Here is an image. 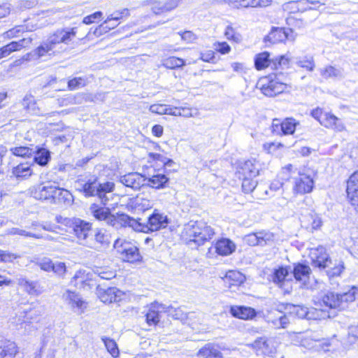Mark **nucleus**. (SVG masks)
<instances>
[{"label":"nucleus","instance_id":"nucleus-36","mask_svg":"<svg viewBox=\"0 0 358 358\" xmlns=\"http://www.w3.org/2000/svg\"><path fill=\"white\" fill-rule=\"evenodd\" d=\"M312 5H324V3H321L317 0H298L296 1L289 2V4L292 5V8H295L299 12H304L308 10L317 9L316 8H312L308 4Z\"/></svg>","mask_w":358,"mask_h":358},{"label":"nucleus","instance_id":"nucleus-19","mask_svg":"<svg viewBox=\"0 0 358 358\" xmlns=\"http://www.w3.org/2000/svg\"><path fill=\"white\" fill-rule=\"evenodd\" d=\"M244 241L250 245H265L273 241V235L270 232L259 231L248 234L245 236Z\"/></svg>","mask_w":358,"mask_h":358},{"label":"nucleus","instance_id":"nucleus-25","mask_svg":"<svg viewBox=\"0 0 358 358\" xmlns=\"http://www.w3.org/2000/svg\"><path fill=\"white\" fill-rule=\"evenodd\" d=\"M32 156L34 163L41 166H46L51 159V152L44 147L36 146Z\"/></svg>","mask_w":358,"mask_h":358},{"label":"nucleus","instance_id":"nucleus-31","mask_svg":"<svg viewBox=\"0 0 358 358\" xmlns=\"http://www.w3.org/2000/svg\"><path fill=\"white\" fill-rule=\"evenodd\" d=\"M321 124L325 127L332 128L339 131H343L345 128L341 121L332 114L324 113V117Z\"/></svg>","mask_w":358,"mask_h":358},{"label":"nucleus","instance_id":"nucleus-64","mask_svg":"<svg viewBox=\"0 0 358 358\" xmlns=\"http://www.w3.org/2000/svg\"><path fill=\"white\" fill-rule=\"evenodd\" d=\"M311 219V224L310 229L311 230H317L320 229L322 225V220L320 217L316 215H310Z\"/></svg>","mask_w":358,"mask_h":358},{"label":"nucleus","instance_id":"nucleus-35","mask_svg":"<svg viewBox=\"0 0 358 358\" xmlns=\"http://www.w3.org/2000/svg\"><path fill=\"white\" fill-rule=\"evenodd\" d=\"M290 273V266H280L275 269L272 275V281L282 287L285 278Z\"/></svg>","mask_w":358,"mask_h":358},{"label":"nucleus","instance_id":"nucleus-63","mask_svg":"<svg viewBox=\"0 0 358 358\" xmlns=\"http://www.w3.org/2000/svg\"><path fill=\"white\" fill-rule=\"evenodd\" d=\"M289 323L288 317L285 315H281L280 317L273 322V324L278 328H286L287 325Z\"/></svg>","mask_w":358,"mask_h":358},{"label":"nucleus","instance_id":"nucleus-27","mask_svg":"<svg viewBox=\"0 0 358 358\" xmlns=\"http://www.w3.org/2000/svg\"><path fill=\"white\" fill-rule=\"evenodd\" d=\"M204 226L203 222L190 221L185 224L184 228L185 234L189 237V241L196 243L197 238H199L202 227Z\"/></svg>","mask_w":358,"mask_h":358},{"label":"nucleus","instance_id":"nucleus-29","mask_svg":"<svg viewBox=\"0 0 358 358\" xmlns=\"http://www.w3.org/2000/svg\"><path fill=\"white\" fill-rule=\"evenodd\" d=\"M55 186L52 185H38L34 191L32 192L33 196L39 200L52 201Z\"/></svg>","mask_w":358,"mask_h":358},{"label":"nucleus","instance_id":"nucleus-2","mask_svg":"<svg viewBox=\"0 0 358 358\" xmlns=\"http://www.w3.org/2000/svg\"><path fill=\"white\" fill-rule=\"evenodd\" d=\"M57 223L71 228L73 234L80 245H85L92 231V223L77 217H64L57 215L55 217Z\"/></svg>","mask_w":358,"mask_h":358},{"label":"nucleus","instance_id":"nucleus-58","mask_svg":"<svg viewBox=\"0 0 358 358\" xmlns=\"http://www.w3.org/2000/svg\"><path fill=\"white\" fill-rule=\"evenodd\" d=\"M24 31V27L23 26H16L7 31H6L3 35L6 38H11L15 36H17L18 34Z\"/></svg>","mask_w":358,"mask_h":358},{"label":"nucleus","instance_id":"nucleus-45","mask_svg":"<svg viewBox=\"0 0 358 358\" xmlns=\"http://www.w3.org/2000/svg\"><path fill=\"white\" fill-rule=\"evenodd\" d=\"M289 59L285 55H280L272 59L271 67L275 69H285L289 67Z\"/></svg>","mask_w":358,"mask_h":358},{"label":"nucleus","instance_id":"nucleus-16","mask_svg":"<svg viewBox=\"0 0 358 358\" xmlns=\"http://www.w3.org/2000/svg\"><path fill=\"white\" fill-rule=\"evenodd\" d=\"M63 299L69 305L73 311L78 314H81L86 308V303L82 297L75 292L66 290L63 294Z\"/></svg>","mask_w":358,"mask_h":358},{"label":"nucleus","instance_id":"nucleus-17","mask_svg":"<svg viewBox=\"0 0 358 358\" xmlns=\"http://www.w3.org/2000/svg\"><path fill=\"white\" fill-rule=\"evenodd\" d=\"M286 309L289 313L295 315L300 319L316 320L318 317L317 310L313 308H308L304 306L287 304Z\"/></svg>","mask_w":358,"mask_h":358},{"label":"nucleus","instance_id":"nucleus-44","mask_svg":"<svg viewBox=\"0 0 358 358\" xmlns=\"http://www.w3.org/2000/svg\"><path fill=\"white\" fill-rule=\"evenodd\" d=\"M163 65L167 69H176L185 65V61L179 57H170L164 60Z\"/></svg>","mask_w":358,"mask_h":358},{"label":"nucleus","instance_id":"nucleus-52","mask_svg":"<svg viewBox=\"0 0 358 358\" xmlns=\"http://www.w3.org/2000/svg\"><path fill=\"white\" fill-rule=\"evenodd\" d=\"M22 105L29 112L34 113L36 110V101L31 95H26L22 100Z\"/></svg>","mask_w":358,"mask_h":358},{"label":"nucleus","instance_id":"nucleus-62","mask_svg":"<svg viewBox=\"0 0 358 358\" xmlns=\"http://www.w3.org/2000/svg\"><path fill=\"white\" fill-rule=\"evenodd\" d=\"M10 4L8 2L0 3V19L8 15L10 13Z\"/></svg>","mask_w":358,"mask_h":358},{"label":"nucleus","instance_id":"nucleus-60","mask_svg":"<svg viewBox=\"0 0 358 358\" xmlns=\"http://www.w3.org/2000/svg\"><path fill=\"white\" fill-rule=\"evenodd\" d=\"M102 12L96 11L90 15L83 18V22L86 24H90L95 22L96 19H100L102 17Z\"/></svg>","mask_w":358,"mask_h":358},{"label":"nucleus","instance_id":"nucleus-61","mask_svg":"<svg viewBox=\"0 0 358 358\" xmlns=\"http://www.w3.org/2000/svg\"><path fill=\"white\" fill-rule=\"evenodd\" d=\"M57 275H62L66 271V266L63 262L52 263V271Z\"/></svg>","mask_w":358,"mask_h":358},{"label":"nucleus","instance_id":"nucleus-42","mask_svg":"<svg viewBox=\"0 0 358 358\" xmlns=\"http://www.w3.org/2000/svg\"><path fill=\"white\" fill-rule=\"evenodd\" d=\"M11 153L17 157H31L34 154V148L27 146L13 147L10 149Z\"/></svg>","mask_w":358,"mask_h":358},{"label":"nucleus","instance_id":"nucleus-13","mask_svg":"<svg viewBox=\"0 0 358 358\" xmlns=\"http://www.w3.org/2000/svg\"><path fill=\"white\" fill-rule=\"evenodd\" d=\"M259 167L255 159L240 161L237 165L236 174L239 179L247 177H257L259 175Z\"/></svg>","mask_w":358,"mask_h":358},{"label":"nucleus","instance_id":"nucleus-8","mask_svg":"<svg viewBox=\"0 0 358 358\" xmlns=\"http://www.w3.org/2000/svg\"><path fill=\"white\" fill-rule=\"evenodd\" d=\"M316 172L310 168H305L299 173V177L295 179L294 191L297 194H306L312 192L314 187V178Z\"/></svg>","mask_w":358,"mask_h":358},{"label":"nucleus","instance_id":"nucleus-10","mask_svg":"<svg viewBox=\"0 0 358 358\" xmlns=\"http://www.w3.org/2000/svg\"><path fill=\"white\" fill-rule=\"evenodd\" d=\"M76 28L57 30L48 37L46 43L53 50V52H59V50H56L57 47L62 43L68 44L76 36Z\"/></svg>","mask_w":358,"mask_h":358},{"label":"nucleus","instance_id":"nucleus-23","mask_svg":"<svg viewBox=\"0 0 358 358\" xmlns=\"http://www.w3.org/2000/svg\"><path fill=\"white\" fill-rule=\"evenodd\" d=\"M230 313L235 317L245 320H252L257 315V312L254 308L243 306H231Z\"/></svg>","mask_w":358,"mask_h":358},{"label":"nucleus","instance_id":"nucleus-40","mask_svg":"<svg viewBox=\"0 0 358 358\" xmlns=\"http://www.w3.org/2000/svg\"><path fill=\"white\" fill-rule=\"evenodd\" d=\"M323 269L326 270V273L329 278L338 276L344 269V264L341 261H335L329 267H325Z\"/></svg>","mask_w":358,"mask_h":358},{"label":"nucleus","instance_id":"nucleus-49","mask_svg":"<svg viewBox=\"0 0 358 358\" xmlns=\"http://www.w3.org/2000/svg\"><path fill=\"white\" fill-rule=\"evenodd\" d=\"M20 257L21 256L17 253L0 250V263H13L15 259Z\"/></svg>","mask_w":358,"mask_h":358},{"label":"nucleus","instance_id":"nucleus-55","mask_svg":"<svg viewBox=\"0 0 358 358\" xmlns=\"http://www.w3.org/2000/svg\"><path fill=\"white\" fill-rule=\"evenodd\" d=\"M296 63L300 67L306 69L310 71H312L315 68V64L312 57H306L302 59L299 60Z\"/></svg>","mask_w":358,"mask_h":358},{"label":"nucleus","instance_id":"nucleus-51","mask_svg":"<svg viewBox=\"0 0 358 358\" xmlns=\"http://www.w3.org/2000/svg\"><path fill=\"white\" fill-rule=\"evenodd\" d=\"M225 278L233 282L230 283L231 285L242 283L245 280L244 275L241 273L236 271H229L226 273Z\"/></svg>","mask_w":358,"mask_h":358},{"label":"nucleus","instance_id":"nucleus-39","mask_svg":"<svg viewBox=\"0 0 358 358\" xmlns=\"http://www.w3.org/2000/svg\"><path fill=\"white\" fill-rule=\"evenodd\" d=\"M71 194L66 189L55 187L52 203L57 204L69 201Z\"/></svg>","mask_w":358,"mask_h":358},{"label":"nucleus","instance_id":"nucleus-57","mask_svg":"<svg viewBox=\"0 0 358 358\" xmlns=\"http://www.w3.org/2000/svg\"><path fill=\"white\" fill-rule=\"evenodd\" d=\"M51 51L53 52L51 48L48 45V43L45 42L35 50L34 54L37 55L38 58H41L45 56L46 54L50 55L51 53L50 52Z\"/></svg>","mask_w":358,"mask_h":358},{"label":"nucleus","instance_id":"nucleus-22","mask_svg":"<svg viewBox=\"0 0 358 358\" xmlns=\"http://www.w3.org/2000/svg\"><path fill=\"white\" fill-rule=\"evenodd\" d=\"M225 3L234 8L248 7H265L268 6L271 0H224Z\"/></svg>","mask_w":358,"mask_h":358},{"label":"nucleus","instance_id":"nucleus-59","mask_svg":"<svg viewBox=\"0 0 358 358\" xmlns=\"http://www.w3.org/2000/svg\"><path fill=\"white\" fill-rule=\"evenodd\" d=\"M167 106L164 104H152L150 106V111L152 113L159 115L166 114L167 113Z\"/></svg>","mask_w":358,"mask_h":358},{"label":"nucleus","instance_id":"nucleus-37","mask_svg":"<svg viewBox=\"0 0 358 358\" xmlns=\"http://www.w3.org/2000/svg\"><path fill=\"white\" fill-rule=\"evenodd\" d=\"M17 353V345L9 341L0 345V358H13Z\"/></svg>","mask_w":358,"mask_h":358},{"label":"nucleus","instance_id":"nucleus-54","mask_svg":"<svg viewBox=\"0 0 358 358\" xmlns=\"http://www.w3.org/2000/svg\"><path fill=\"white\" fill-rule=\"evenodd\" d=\"M30 42L31 39L27 40L25 38H23L18 41H12L10 43H8V45L9 46V48L13 52L15 51L20 50L22 48L25 47V45L29 44Z\"/></svg>","mask_w":358,"mask_h":358},{"label":"nucleus","instance_id":"nucleus-18","mask_svg":"<svg viewBox=\"0 0 358 358\" xmlns=\"http://www.w3.org/2000/svg\"><path fill=\"white\" fill-rule=\"evenodd\" d=\"M120 181L126 187L138 190L141 187L145 185L146 179L145 176L137 172H132L121 176Z\"/></svg>","mask_w":358,"mask_h":358},{"label":"nucleus","instance_id":"nucleus-43","mask_svg":"<svg viewBox=\"0 0 358 358\" xmlns=\"http://www.w3.org/2000/svg\"><path fill=\"white\" fill-rule=\"evenodd\" d=\"M115 21H112L108 24H105V22L99 26L98 27L95 28L92 31V28L90 29V31L88 32L87 36L90 37L91 33L92 32L94 35L96 36H99L102 35L103 33L107 32L108 30L115 28L118 24L114 23Z\"/></svg>","mask_w":358,"mask_h":358},{"label":"nucleus","instance_id":"nucleus-56","mask_svg":"<svg viewBox=\"0 0 358 358\" xmlns=\"http://www.w3.org/2000/svg\"><path fill=\"white\" fill-rule=\"evenodd\" d=\"M52 262L48 257H44L36 262V265L45 271L50 272L52 271Z\"/></svg>","mask_w":358,"mask_h":358},{"label":"nucleus","instance_id":"nucleus-1","mask_svg":"<svg viewBox=\"0 0 358 358\" xmlns=\"http://www.w3.org/2000/svg\"><path fill=\"white\" fill-rule=\"evenodd\" d=\"M90 210L97 220L103 221L106 224L115 229L129 227V224H136L132 217L123 213L112 214L108 208L100 207L93 204L90 207Z\"/></svg>","mask_w":358,"mask_h":358},{"label":"nucleus","instance_id":"nucleus-14","mask_svg":"<svg viewBox=\"0 0 358 358\" xmlns=\"http://www.w3.org/2000/svg\"><path fill=\"white\" fill-rule=\"evenodd\" d=\"M310 258L313 265L320 269L329 267L332 264L331 259L326 252V249L322 246L312 249L310 252Z\"/></svg>","mask_w":358,"mask_h":358},{"label":"nucleus","instance_id":"nucleus-46","mask_svg":"<svg viewBox=\"0 0 358 358\" xmlns=\"http://www.w3.org/2000/svg\"><path fill=\"white\" fill-rule=\"evenodd\" d=\"M102 341L108 350V352L113 357H117L119 354V349L115 341L109 338H102Z\"/></svg>","mask_w":358,"mask_h":358},{"label":"nucleus","instance_id":"nucleus-20","mask_svg":"<svg viewBox=\"0 0 358 358\" xmlns=\"http://www.w3.org/2000/svg\"><path fill=\"white\" fill-rule=\"evenodd\" d=\"M172 307H166L162 303L155 302L151 304L148 312L146 314V321L149 325H155L159 321V312H166L169 314L172 313Z\"/></svg>","mask_w":358,"mask_h":358},{"label":"nucleus","instance_id":"nucleus-12","mask_svg":"<svg viewBox=\"0 0 358 358\" xmlns=\"http://www.w3.org/2000/svg\"><path fill=\"white\" fill-rule=\"evenodd\" d=\"M258 85H260L259 89L262 92L267 96H274L281 94L287 87L285 83L267 78L262 79Z\"/></svg>","mask_w":358,"mask_h":358},{"label":"nucleus","instance_id":"nucleus-5","mask_svg":"<svg viewBox=\"0 0 358 358\" xmlns=\"http://www.w3.org/2000/svg\"><path fill=\"white\" fill-rule=\"evenodd\" d=\"M133 220L136 224L133 226V224H129V227L136 231L142 232L156 231L166 228L169 224L167 216L159 213L157 210H155L152 214L149 216L146 224L141 223L138 220H136L134 217Z\"/></svg>","mask_w":358,"mask_h":358},{"label":"nucleus","instance_id":"nucleus-4","mask_svg":"<svg viewBox=\"0 0 358 358\" xmlns=\"http://www.w3.org/2000/svg\"><path fill=\"white\" fill-rule=\"evenodd\" d=\"M355 300V291L354 289L342 294L327 292L322 296L320 304L323 308L342 310L347 307L349 302H352Z\"/></svg>","mask_w":358,"mask_h":358},{"label":"nucleus","instance_id":"nucleus-32","mask_svg":"<svg viewBox=\"0 0 358 358\" xmlns=\"http://www.w3.org/2000/svg\"><path fill=\"white\" fill-rule=\"evenodd\" d=\"M17 285L22 288H23V289L29 294H38V282L36 281L29 280L22 275H20L17 278Z\"/></svg>","mask_w":358,"mask_h":358},{"label":"nucleus","instance_id":"nucleus-47","mask_svg":"<svg viewBox=\"0 0 358 358\" xmlns=\"http://www.w3.org/2000/svg\"><path fill=\"white\" fill-rule=\"evenodd\" d=\"M255 178V177H247V178H242L241 179L243 180L242 189L245 193H246V194L250 193L256 187V186L257 185V181L254 179Z\"/></svg>","mask_w":358,"mask_h":358},{"label":"nucleus","instance_id":"nucleus-38","mask_svg":"<svg viewBox=\"0 0 358 358\" xmlns=\"http://www.w3.org/2000/svg\"><path fill=\"white\" fill-rule=\"evenodd\" d=\"M269 57L270 54L266 51L256 55L255 57V68L257 70H262L268 66L269 64L271 65L272 59H270Z\"/></svg>","mask_w":358,"mask_h":358},{"label":"nucleus","instance_id":"nucleus-48","mask_svg":"<svg viewBox=\"0 0 358 358\" xmlns=\"http://www.w3.org/2000/svg\"><path fill=\"white\" fill-rule=\"evenodd\" d=\"M87 83V79L85 77H76L68 81V88L70 90H75L80 87H85Z\"/></svg>","mask_w":358,"mask_h":358},{"label":"nucleus","instance_id":"nucleus-21","mask_svg":"<svg viewBox=\"0 0 358 358\" xmlns=\"http://www.w3.org/2000/svg\"><path fill=\"white\" fill-rule=\"evenodd\" d=\"M346 192L352 205L358 208V171L348 179Z\"/></svg>","mask_w":358,"mask_h":358},{"label":"nucleus","instance_id":"nucleus-9","mask_svg":"<svg viewBox=\"0 0 358 358\" xmlns=\"http://www.w3.org/2000/svg\"><path fill=\"white\" fill-rule=\"evenodd\" d=\"M299 122L293 117H287L283 120L273 119L271 124V131L278 136L293 134Z\"/></svg>","mask_w":358,"mask_h":358},{"label":"nucleus","instance_id":"nucleus-33","mask_svg":"<svg viewBox=\"0 0 358 358\" xmlns=\"http://www.w3.org/2000/svg\"><path fill=\"white\" fill-rule=\"evenodd\" d=\"M197 355L202 358H221L222 353L211 343L206 344L197 352Z\"/></svg>","mask_w":358,"mask_h":358},{"label":"nucleus","instance_id":"nucleus-11","mask_svg":"<svg viewBox=\"0 0 358 358\" xmlns=\"http://www.w3.org/2000/svg\"><path fill=\"white\" fill-rule=\"evenodd\" d=\"M110 244L108 236L102 229H92L91 234L85 246L96 250L107 248Z\"/></svg>","mask_w":358,"mask_h":358},{"label":"nucleus","instance_id":"nucleus-41","mask_svg":"<svg viewBox=\"0 0 358 358\" xmlns=\"http://www.w3.org/2000/svg\"><path fill=\"white\" fill-rule=\"evenodd\" d=\"M214 234L213 229L204 222V226L202 227L199 238L196 240V243L199 245H202L205 241L211 239Z\"/></svg>","mask_w":358,"mask_h":358},{"label":"nucleus","instance_id":"nucleus-28","mask_svg":"<svg viewBox=\"0 0 358 358\" xmlns=\"http://www.w3.org/2000/svg\"><path fill=\"white\" fill-rule=\"evenodd\" d=\"M289 32H292L290 29L273 27L266 39L272 43L282 42L288 38Z\"/></svg>","mask_w":358,"mask_h":358},{"label":"nucleus","instance_id":"nucleus-6","mask_svg":"<svg viewBox=\"0 0 358 358\" xmlns=\"http://www.w3.org/2000/svg\"><path fill=\"white\" fill-rule=\"evenodd\" d=\"M290 273L293 275L296 282L300 284L301 289L314 290L317 288V281L314 278L311 279L312 271L310 267L304 263H294Z\"/></svg>","mask_w":358,"mask_h":358},{"label":"nucleus","instance_id":"nucleus-30","mask_svg":"<svg viewBox=\"0 0 358 358\" xmlns=\"http://www.w3.org/2000/svg\"><path fill=\"white\" fill-rule=\"evenodd\" d=\"M34 165L29 162L20 163L12 169V174L17 178H27L33 173L32 166Z\"/></svg>","mask_w":358,"mask_h":358},{"label":"nucleus","instance_id":"nucleus-53","mask_svg":"<svg viewBox=\"0 0 358 358\" xmlns=\"http://www.w3.org/2000/svg\"><path fill=\"white\" fill-rule=\"evenodd\" d=\"M10 234H13V235L17 234V235H20V236H25V237H32V238H34L36 239H40V238H43V236L39 234L31 233L29 231L19 229V228H12L10 229Z\"/></svg>","mask_w":358,"mask_h":358},{"label":"nucleus","instance_id":"nucleus-15","mask_svg":"<svg viewBox=\"0 0 358 358\" xmlns=\"http://www.w3.org/2000/svg\"><path fill=\"white\" fill-rule=\"evenodd\" d=\"M40 315L41 311L37 308L24 309L19 313L16 318L14 319L15 321L13 322L16 324L18 329H21L24 328V329H26L27 325L36 320Z\"/></svg>","mask_w":358,"mask_h":358},{"label":"nucleus","instance_id":"nucleus-50","mask_svg":"<svg viewBox=\"0 0 358 358\" xmlns=\"http://www.w3.org/2000/svg\"><path fill=\"white\" fill-rule=\"evenodd\" d=\"M129 10L127 8H124L122 10H117L113 13L105 20V24H108L112 21L117 22L119 20L129 16Z\"/></svg>","mask_w":358,"mask_h":358},{"label":"nucleus","instance_id":"nucleus-7","mask_svg":"<svg viewBox=\"0 0 358 358\" xmlns=\"http://www.w3.org/2000/svg\"><path fill=\"white\" fill-rule=\"evenodd\" d=\"M114 248L122 255L124 261L134 263L142 261L138 248L134 244L121 239H117L113 245Z\"/></svg>","mask_w":358,"mask_h":358},{"label":"nucleus","instance_id":"nucleus-3","mask_svg":"<svg viewBox=\"0 0 358 358\" xmlns=\"http://www.w3.org/2000/svg\"><path fill=\"white\" fill-rule=\"evenodd\" d=\"M115 184L112 182H106L100 183L97 178L89 179L82 186L81 191L83 192L85 196H96L101 203L106 206L108 202V194L113 192Z\"/></svg>","mask_w":358,"mask_h":358},{"label":"nucleus","instance_id":"nucleus-24","mask_svg":"<svg viewBox=\"0 0 358 358\" xmlns=\"http://www.w3.org/2000/svg\"><path fill=\"white\" fill-rule=\"evenodd\" d=\"M145 185L155 189L165 188L169 181V178L164 173H156L152 176H145Z\"/></svg>","mask_w":358,"mask_h":358},{"label":"nucleus","instance_id":"nucleus-26","mask_svg":"<svg viewBox=\"0 0 358 358\" xmlns=\"http://www.w3.org/2000/svg\"><path fill=\"white\" fill-rule=\"evenodd\" d=\"M216 252L222 256L231 255L236 250L235 243L229 238H223L218 240L215 245Z\"/></svg>","mask_w":358,"mask_h":358},{"label":"nucleus","instance_id":"nucleus-34","mask_svg":"<svg viewBox=\"0 0 358 358\" xmlns=\"http://www.w3.org/2000/svg\"><path fill=\"white\" fill-rule=\"evenodd\" d=\"M320 75L325 79L335 78L341 79L344 77L343 70L333 66H327L320 70Z\"/></svg>","mask_w":358,"mask_h":358}]
</instances>
